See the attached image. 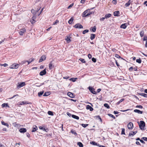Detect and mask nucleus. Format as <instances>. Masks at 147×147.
<instances>
[{
    "instance_id": "79ce46f5",
    "label": "nucleus",
    "mask_w": 147,
    "mask_h": 147,
    "mask_svg": "<svg viewBox=\"0 0 147 147\" xmlns=\"http://www.w3.org/2000/svg\"><path fill=\"white\" fill-rule=\"evenodd\" d=\"M97 143L95 141H92L90 142V144H92L93 145L96 146L97 145Z\"/></svg>"
},
{
    "instance_id": "e433bc0d",
    "label": "nucleus",
    "mask_w": 147,
    "mask_h": 147,
    "mask_svg": "<svg viewBox=\"0 0 147 147\" xmlns=\"http://www.w3.org/2000/svg\"><path fill=\"white\" fill-rule=\"evenodd\" d=\"M104 106L105 107H106L108 109H109L110 108L109 106L107 103H105L104 104Z\"/></svg>"
},
{
    "instance_id": "4be33fe9",
    "label": "nucleus",
    "mask_w": 147,
    "mask_h": 147,
    "mask_svg": "<svg viewBox=\"0 0 147 147\" xmlns=\"http://www.w3.org/2000/svg\"><path fill=\"white\" fill-rule=\"evenodd\" d=\"M95 36H96L95 34H90V37L91 40H93V39H94L95 38Z\"/></svg>"
},
{
    "instance_id": "a211bd4d",
    "label": "nucleus",
    "mask_w": 147,
    "mask_h": 147,
    "mask_svg": "<svg viewBox=\"0 0 147 147\" xmlns=\"http://www.w3.org/2000/svg\"><path fill=\"white\" fill-rule=\"evenodd\" d=\"M32 129L31 131L32 132L35 131L38 129V128L35 125H34L33 126Z\"/></svg>"
},
{
    "instance_id": "aec40b11",
    "label": "nucleus",
    "mask_w": 147,
    "mask_h": 147,
    "mask_svg": "<svg viewBox=\"0 0 147 147\" xmlns=\"http://www.w3.org/2000/svg\"><path fill=\"white\" fill-rule=\"evenodd\" d=\"M94 117L96 119H99L101 122L102 121V119L99 115H96Z\"/></svg>"
},
{
    "instance_id": "bb28decb",
    "label": "nucleus",
    "mask_w": 147,
    "mask_h": 147,
    "mask_svg": "<svg viewBox=\"0 0 147 147\" xmlns=\"http://www.w3.org/2000/svg\"><path fill=\"white\" fill-rule=\"evenodd\" d=\"M45 84L44 83H42L39 84L38 83H36L35 84L36 85V86L37 87H40L41 86L44 85Z\"/></svg>"
},
{
    "instance_id": "7ed1b4c3",
    "label": "nucleus",
    "mask_w": 147,
    "mask_h": 147,
    "mask_svg": "<svg viewBox=\"0 0 147 147\" xmlns=\"http://www.w3.org/2000/svg\"><path fill=\"white\" fill-rule=\"evenodd\" d=\"M26 84L24 82H22L20 83H18L17 85V88L18 89L26 85Z\"/></svg>"
},
{
    "instance_id": "473e14b6",
    "label": "nucleus",
    "mask_w": 147,
    "mask_h": 147,
    "mask_svg": "<svg viewBox=\"0 0 147 147\" xmlns=\"http://www.w3.org/2000/svg\"><path fill=\"white\" fill-rule=\"evenodd\" d=\"M44 93V91H42L39 92L38 93V97H40Z\"/></svg>"
},
{
    "instance_id": "680f3d73",
    "label": "nucleus",
    "mask_w": 147,
    "mask_h": 147,
    "mask_svg": "<svg viewBox=\"0 0 147 147\" xmlns=\"http://www.w3.org/2000/svg\"><path fill=\"white\" fill-rule=\"evenodd\" d=\"M138 68L137 66H136V67H134V71H139V70H138L137 69Z\"/></svg>"
},
{
    "instance_id": "58836bf2",
    "label": "nucleus",
    "mask_w": 147,
    "mask_h": 147,
    "mask_svg": "<svg viewBox=\"0 0 147 147\" xmlns=\"http://www.w3.org/2000/svg\"><path fill=\"white\" fill-rule=\"evenodd\" d=\"M51 62H51L49 65V69L50 70H51L52 69V67L53 66V64Z\"/></svg>"
},
{
    "instance_id": "0eeeda50",
    "label": "nucleus",
    "mask_w": 147,
    "mask_h": 147,
    "mask_svg": "<svg viewBox=\"0 0 147 147\" xmlns=\"http://www.w3.org/2000/svg\"><path fill=\"white\" fill-rule=\"evenodd\" d=\"M127 127L129 129H132L133 127V123L131 122H129L127 125Z\"/></svg>"
},
{
    "instance_id": "412c9836",
    "label": "nucleus",
    "mask_w": 147,
    "mask_h": 147,
    "mask_svg": "<svg viewBox=\"0 0 147 147\" xmlns=\"http://www.w3.org/2000/svg\"><path fill=\"white\" fill-rule=\"evenodd\" d=\"M96 27L95 26H94L93 27H92L90 28V30L92 31V32H94L96 31Z\"/></svg>"
},
{
    "instance_id": "603ef678",
    "label": "nucleus",
    "mask_w": 147,
    "mask_h": 147,
    "mask_svg": "<svg viewBox=\"0 0 147 147\" xmlns=\"http://www.w3.org/2000/svg\"><path fill=\"white\" fill-rule=\"evenodd\" d=\"M136 108H139L140 109H142L143 108V107L142 105H137L136 106Z\"/></svg>"
},
{
    "instance_id": "13d9d810",
    "label": "nucleus",
    "mask_w": 147,
    "mask_h": 147,
    "mask_svg": "<svg viewBox=\"0 0 147 147\" xmlns=\"http://www.w3.org/2000/svg\"><path fill=\"white\" fill-rule=\"evenodd\" d=\"M59 22V21L58 20H56L53 22V24L56 25Z\"/></svg>"
},
{
    "instance_id": "5fc2aeb1",
    "label": "nucleus",
    "mask_w": 147,
    "mask_h": 147,
    "mask_svg": "<svg viewBox=\"0 0 147 147\" xmlns=\"http://www.w3.org/2000/svg\"><path fill=\"white\" fill-rule=\"evenodd\" d=\"M91 13H92L90 12L89 13L88 12L87 13V14H86V15L84 16L85 17H87V16H89L90 15Z\"/></svg>"
},
{
    "instance_id": "f257e3e1",
    "label": "nucleus",
    "mask_w": 147,
    "mask_h": 147,
    "mask_svg": "<svg viewBox=\"0 0 147 147\" xmlns=\"http://www.w3.org/2000/svg\"><path fill=\"white\" fill-rule=\"evenodd\" d=\"M137 123L140 129L142 130H145V127L146 126V124L144 121H140V122L138 121Z\"/></svg>"
},
{
    "instance_id": "3c124183",
    "label": "nucleus",
    "mask_w": 147,
    "mask_h": 147,
    "mask_svg": "<svg viewBox=\"0 0 147 147\" xmlns=\"http://www.w3.org/2000/svg\"><path fill=\"white\" fill-rule=\"evenodd\" d=\"M92 61L93 62L95 63L96 61V58H94V57H93L92 58Z\"/></svg>"
},
{
    "instance_id": "338daca9",
    "label": "nucleus",
    "mask_w": 147,
    "mask_h": 147,
    "mask_svg": "<svg viewBox=\"0 0 147 147\" xmlns=\"http://www.w3.org/2000/svg\"><path fill=\"white\" fill-rule=\"evenodd\" d=\"M140 142H141L143 144H145V142L143 140H142V139H141V140H140Z\"/></svg>"
},
{
    "instance_id": "dca6fc26",
    "label": "nucleus",
    "mask_w": 147,
    "mask_h": 147,
    "mask_svg": "<svg viewBox=\"0 0 147 147\" xmlns=\"http://www.w3.org/2000/svg\"><path fill=\"white\" fill-rule=\"evenodd\" d=\"M113 14L115 16H120V12L119 11H115L113 13Z\"/></svg>"
},
{
    "instance_id": "864d4df0",
    "label": "nucleus",
    "mask_w": 147,
    "mask_h": 147,
    "mask_svg": "<svg viewBox=\"0 0 147 147\" xmlns=\"http://www.w3.org/2000/svg\"><path fill=\"white\" fill-rule=\"evenodd\" d=\"M1 123L2 125H3L5 126H6L7 123H5L3 121H1Z\"/></svg>"
},
{
    "instance_id": "72a5a7b5",
    "label": "nucleus",
    "mask_w": 147,
    "mask_h": 147,
    "mask_svg": "<svg viewBox=\"0 0 147 147\" xmlns=\"http://www.w3.org/2000/svg\"><path fill=\"white\" fill-rule=\"evenodd\" d=\"M144 31L143 30H142L140 32V34L141 37H142L143 36H144Z\"/></svg>"
},
{
    "instance_id": "a19ab883",
    "label": "nucleus",
    "mask_w": 147,
    "mask_h": 147,
    "mask_svg": "<svg viewBox=\"0 0 147 147\" xmlns=\"http://www.w3.org/2000/svg\"><path fill=\"white\" fill-rule=\"evenodd\" d=\"M79 60L82 63H86V61H85L84 59H83L82 58H80Z\"/></svg>"
},
{
    "instance_id": "0e129e2a",
    "label": "nucleus",
    "mask_w": 147,
    "mask_h": 147,
    "mask_svg": "<svg viewBox=\"0 0 147 147\" xmlns=\"http://www.w3.org/2000/svg\"><path fill=\"white\" fill-rule=\"evenodd\" d=\"M74 5V3L71 4L68 7V9H69Z\"/></svg>"
},
{
    "instance_id": "4c0bfd02",
    "label": "nucleus",
    "mask_w": 147,
    "mask_h": 147,
    "mask_svg": "<svg viewBox=\"0 0 147 147\" xmlns=\"http://www.w3.org/2000/svg\"><path fill=\"white\" fill-rule=\"evenodd\" d=\"M50 92H45L43 95L44 96H49L50 94L49 93Z\"/></svg>"
},
{
    "instance_id": "8fccbe9b",
    "label": "nucleus",
    "mask_w": 147,
    "mask_h": 147,
    "mask_svg": "<svg viewBox=\"0 0 147 147\" xmlns=\"http://www.w3.org/2000/svg\"><path fill=\"white\" fill-rule=\"evenodd\" d=\"M39 129H41V130H43L44 131H45V127H42V126H39Z\"/></svg>"
},
{
    "instance_id": "c85d7f7f",
    "label": "nucleus",
    "mask_w": 147,
    "mask_h": 147,
    "mask_svg": "<svg viewBox=\"0 0 147 147\" xmlns=\"http://www.w3.org/2000/svg\"><path fill=\"white\" fill-rule=\"evenodd\" d=\"M78 79L77 78H71L69 79L70 81H71L73 82H75L76 81V80Z\"/></svg>"
},
{
    "instance_id": "2f4dec72",
    "label": "nucleus",
    "mask_w": 147,
    "mask_h": 147,
    "mask_svg": "<svg viewBox=\"0 0 147 147\" xmlns=\"http://www.w3.org/2000/svg\"><path fill=\"white\" fill-rule=\"evenodd\" d=\"M111 16V14L110 13L106 14L105 15V18L106 19H107L108 18L110 17Z\"/></svg>"
},
{
    "instance_id": "9b49d317",
    "label": "nucleus",
    "mask_w": 147,
    "mask_h": 147,
    "mask_svg": "<svg viewBox=\"0 0 147 147\" xmlns=\"http://www.w3.org/2000/svg\"><path fill=\"white\" fill-rule=\"evenodd\" d=\"M137 131H131V132L132 133H129V135H128V136H134V135H135L136 133L137 132Z\"/></svg>"
},
{
    "instance_id": "c03bdc74",
    "label": "nucleus",
    "mask_w": 147,
    "mask_h": 147,
    "mask_svg": "<svg viewBox=\"0 0 147 147\" xmlns=\"http://www.w3.org/2000/svg\"><path fill=\"white\" fill-rule=\"evenodd\" d=\"M124 100V98H122L118 102H117V105H118L120 104V103L122 102V101Z\"/></svg>"
},
{
    "instance_id": "774afa93",
    "label": "nucleus",
    "mask_w": 147,
    "mask_h": 147,
    "mask_svg": "<svg viewBox=\"0 0 147 147\" xmlns=\"http://www.w3.org/2000/svg\"><path fill=\"white\" fill-rule=\"evenodd\" d=\"M101 91V89L100 88L98 89L96 91V93H99Z\"/></svg>"
},
{
    "instance_id": "6ab92c4d",
    "label": "nucleus",
    "mask_w": 147,
    "mask_h": 147,
    "mask_svg": "<svg viewBox=\"0 0 147 147\" xmlns=\"http://www.w3.org/2000/svg\"><path fill=\"white\" fill-rule=\"evenodd\" d=\"M134 111V112H135V113H137L139 114H142L143 112V111H142L140 110H139L137 109H135Z\"/></svg>"
},
{
    "instance_id": "20e7f679",
    "label": "nucleus",
    "mask_w": 147,
    "mask_h": 147,
    "mask_svg": "<svg viewBox=\"0 0 147 147\" xmlns=\"http://www.w3.org/2000/svg\"><path fill=\"white\" fill-rule=\"evenodd\" d=\"M75 28H83V26L80 23H78L75 24L74 26Z\"/></svg>"
},
{
    "instance_id": "37998d69",
    "label": "nucleus",
    "mask_w": 147,
    "mask_h": 147,
    "mask_svg": "<svg viewBox=\"0 0 147 147\" xmlns=\"http://www.w3.org/2000/svg\"><path fill=\"white\" fill-rule=\"evenodd\" d=\"M80 125H82L83 127L85 128L87 126H88V125L89 124L82 123V124H80Z\"/></svg>"
},
{
    "instance_id": "4468645a",
    "label": "nucleus",
    "mask_w": 147,
    "mask_h": 147,
    "mask_svg": "<svg viewBox=\"0 0 147 147\" xmlns=\"http://www.w3.org/2000/svg\"><path fill=\"white\" fill-rule=\"evenodd\" d=\"M71 37L70 36H66L65 39L67 41V42L68 43H69L71 41V40L70 39Z\"/></svg>"
},
{
    "instance_id": "69168bd1",
    "label": "nucleus",
    "mask_w": 147,
    "mask_h": 147,
    "mask_svg": "<svg viewBox=\"0 0 147 147\" xmlns=\"http://www.w3.org/2000/svg\"><path fill=\"white\" fill-rule=\"evenodd\" d=\"M88 57L89 59H90L92 58V55L90 54H89L88 55Z\"/></svg>"
},
{
    "instance_id": "f704fd0d",
    "label": "nucleus",
    "mask_w": 147,
    "mask_h": 147,
    "mask_svg": "<svg viewBox=\"0 0 147 147\" xmlns=\"http://www.w3.org/2000/svg\"><path fill=\"white\" fill-rule=\"evenodd\" d=\"M77 145L80 147H83V145L82 144V143L80 142H78L77 143Z\"/></svg>"
},
{
    "instance_id": "6e6d98bb",
    "label": "nucleus",
    "mask_w": 147,
    "mask_h": 147,
    "mask_svg": "<svg viewBox=\"0 0 147 147\" xmlns=\"http://www.w3.org/2000/svg\"><path fill=\"white\" fill-rule=\"evenodd\" d=\"M141 139L144 141H147V137H143Z\"/></svg>"
},
{
    "instance_id": "f3484780",
    "label": "nucleus",
    "mask_w": 147,
    "mask_h": 147,
    "mask_svg": "<svg viewBox=\"0 0 147 147\" xmlns=\"http://www.w3.org/2000/svg\"><path fill=\"white\" fill-rule=\"evenodd\" d=\"M86 109L87 110H89L90 111H92L93 110V109L89 105H88L86 106Z\"/></svg>"
},
{
    "instance_id": "5701e85b",
    "label": "nucleus",
    "mask_w": 147,
    "mask_h": 147,
    "mask_svg": "<svg viewBox=\"0 0 147 147\" xmlns=\"http://www.w3.org/2000/svg\"><path fill=\"white\" fill-rule=\"evenodd\" d=\"M1 106H2V108H4L5 107H8V108L9 107V106L8 104L7 103H3L2 104Z\"/></svg>"
},
{
    "instance_id": "c9c22d12",
    "label": "nucleus",
    "mask_w": 147,
    "mask_h": 147,
    "mask_svg": "<svg viewBox=\"0 0 147 147\" xmlns=\"http://www.w3.org/2000/svg\"><path fill=\"white\" fill-rule=\"evenodd\" d=\"M47 113L49 115H51V116H53L54 115L53 114V111H48L47 112Z\"/></svg>"
},
{
    "instance_id": "1a4fd4ad",
    "label": "nucleus",
    "mask_w": 147,
    "mask_h": 147,
    "mask_svg": "<svg viewBox=\"0 0 147 147\" xmlns=\"http://www.w3.org/2000/svg\"><path fill=\"white\" fill-rule=\"evenodd\" d=\"M47 73L46 69L41 71L39 73V74L41 76H43L45 75Z\"/></svg>"
},
{
    "instance_id": "9d476101",
    "label": "nucleus",
    "mask_w": 147,
    "mask_h": 147,
    "mask_svg": "<svg viewBox=\"0 0 147 147\" xmlns=\"http://www.w3.org/2000/svg\"><path fill=\"white\" fill-rule=\"evenodd\" d=\"M46 59V57L45 55H43L40 58L39 61V62L40 63L42 62L43 61L45 60Z\"/></svg>"
},
{
    "instance_id": "2eb2a0df",
    "label": "nucleus",
    "mask_w": 147,
    "mask_h": 147,
    "mask_svg": "<svg viewBox=\"0 0 147 147\" xmlns=\"http://www.w3.org/2000/svg\"><path fill=\"white\" fill-rule=\"evenodd\" d=\"M127 26V24L126 23H124L123 24H122L120 26V28H123L124 29H125Z\"/></svg>"
},
{
    "instance_id": "ea45409f",
    "label": "nucleus",
    "mask_w": 147,
    "mask_h": 147,
    "mask_svg": "<svg viewBox=\"0 0 147 147\" xmlns=\"http://www.w3.org/2000/svg\"><path fill=\"white\" fill-rule=\"evenodd\" d=\"M107 115L110 117H111L114 119H115V116L112 115V114L110 113H108Z\"/></svg>"
},
{
    "instance_id": "393cba45",
    "label": "nucleus",
    "mask_w": 147,
    "mask_h": 147,
    "mask_svg": "<svg viewBox=\"0 0 147 147\" xmlns=\"http://www.w3.org/2000/svg\"><path fill=\"white\" fill-rule=\"evenodd\" d=\"M74 20L73 17H71L68 21V23L69 24H71Z\"/></svg>"
},
{
    "instance_id": "6e6552de",
    "label": "nucleus",
    "mask_w": 147,
    "mask_h": 147,
    "mask_svg": "<svg viewBox=\"0 0 147 147\" xmlns=\"http://www.w3.org/2000/svg\"><path fill=\"white\" fill-rule=\"evenodd\" d=\"M31 104V102H29L27 101H23L20 102H19V105H24L25 104Z\"/></svg>"
},
{
    "instance_id": "b1692460",
    "label": "nucleus",
    "mask_w": 147,
    "mask_h": 147,
    "mask_svg": "<svg viewBox=\"0 0 147 147\" xmlns=\"http://www.w3.org/2000/svg\"><path fill=\"white\" fill-rule=\"evenodd\" d=\"M139 95L142 96L144 97L147 98V94L144 93H138Z\"/></svg>"
},
{
    "instance_id": "a878e982",
    "label": "nucleus",
    "mask_w": 147,
    "mask_h": 147,
    "mask_svg": "<svg viewBox=\"0 0 147 147\" xmlns=\"http://www.w3.org/2000/svg\"><path fill=\"white\" fill-rule=\"evenodd\" d=\"M88 12V10H86L84 11L82 14V16L83 17H85L84 16L86 15L87 13Z\"/></svg>"
},
{
    "instance_id": "de8ad7c7",
    "label": "nucleus",
    "mask_w": 147,
    "mask_h": 147,
    "mask_svg": "<svg viewBox=\"0 0 147 147\" xmlns=\"http://www.w3.org/2000/svg\"><path fill=\"white\" fill-rule=\"evenodd\" d=\"M89 31L88 30V29H86L84 30L83 32H82V34H85L86 33L88 32H89Z\"/></svg>"
},
{
    "instance_id": "bf43d9fd",
    "label": "nucleus",
    "mask_w": 147,
    "mask_h": 147,
    "mask_svg": "<svg viewBox=\"0 0 147 147\" xmlns=\"http://www.w3.org/2000/svg\"><path fill=\"white\" fill-rule=\"evenodd\" d=\"M134 68H133L132 67H130L129 69V70L130 71H133V69H134Z\"/></svg>"
},
{
    "instance_id": "f8f14e48",
    "label": "nucleus",
    "mask_w": 147,
    "mask_h": 147,
    "mask_svg": "<svg viewBox=\"0 0 147 147\" xmlns=\"http://www.w3.org/2000/svg\"><path fill=\"white\" fill-rule=\"evenodd\" d=\"M67 94L68 96L71 98H74L75 97V95L74 93L70 92H67Z\"/></svg>"
},
{
    "instance_id": "f03ea898",
    "label": "nucleus",
    "mask_w": 147,
    "mask_h": 147,
    "mask_svg": "<svg viewBox=\"0 0 147 147\" xmlns=\"http://www.w3.org/2000/svg\"><path fill=\"white\" fill-rule=\"evenodd\" d=\"M88 89L92 93L94 94H97L96 92L95 91V89L93 87L89 86L88 88Z\"/></svg>"
},
{
    "instance_id": "c756f323",
    "label": "nucleus",
    "mask_w": 147,
    "mask_h": 147,
    "mask_svg": "<svg viewBox=\"0 0 147 147\" xmlns=\"http://www.w3.org/2000/svg\"><path fill=\"white\" fill-rule=\"evenodd\" d=\"M72 117L73 118L78 120L79 119V117L78 116L74 115H72Z\"/></svg>"
},
{
    "instance_id": "7c9ffc66",
    "label": "nucleus",
    "mask_w": 147,
    "mask_h": 147,
    "mask_svg": "<svg viewBox=\"0 0 147 147\" xmlns=\"http://www.w3.org/2000/svg\"><path fill=\"white\" fill-rule=\"evenodd\" d=\"M130 1H131L130 0H129L125 4V7H127L129 6L130 5V3H131Z\"/></svg>"
},
{
    "instance_id": "cd10ccee",
    "label": "nucleus",
    "mask_w": 147,
    "mask_h": 147,
    "mask_svg": "<svg viewBox=\"0 0 147 147\" xmlns=\"http://www.w3.org/2000/svg\"><path fill=\"white\" fill-rule=\"evenodd\" d=\"M70 132L72 134H74L75 136H76L77 135V134L76 133L74 130L73 129L71 130L70 131Z\"/></svg>"
},
{
    "instance_id": "4d7b16f0",
    "label": "nucleus",
    "mask_w": 147,
    "mask_h": 147,
    "mask_svg": "<svg viewBox=\"0 0 147 147\" xmlns=\"http://www.w3.org/2000/svg\"><path fill=\"white\" fill-rule=\"evenodd\" d=\"M117 0H113L112 1V3L114 5H115L117 4Z\"/></svg>"
},
{
    "instance_id": "ddd939ff",
    "label": "nucleus",
    "mask_w": 147,
    "mask_h": 147,
    "mask_svg": "<svg viewBox=\"0 0 147 147\" xmlns=\"http://www.w3.org/2000/svg\"><path fill=\"white\" fill-rule=\"evenodd\" d=\"M19 131L21 133H22L26 132L27 131V130L25 128H22L20 129Z\"/></svg>"
},
{
    "instance_id": "052dcab7",
    "label": "nucleus",
    "mask_w": 147,
    "mask_h": 147,
    "mask_svg": "<svg viewBox=\"0 0 147 147\" xmlns=\"http://www.w3.org/2000/svg\"><path fill=\"white\" fill-rule=\"evenodd\" d=\"M67 115L69 117H70L71 116L72 117V115L71 114L68 112L67 113Z\"/></svg>"
},
{
    "instance_id": "49530a36",
    "label": "nucleus",
    "mask_w": 147,
    "mask_h": 147,
    "mask_svg": "<svg viewBox=\"0 0 147 147\" xmlns=\"http://www.w3.org/2000/svg\"><path fill=\"white\" fill-rule=\"evenodd\" d=\"M136 62L140 64L142 62V60L140 58H139L138 59H137L136 60Z\"/></svg>"
},
{
    "instance_id": "423d86ee",
    "label": "nucleus",
    "mask_w": 147,
    "mask_h": 147,
    "mask_svg": "<svg viewBox=\"0 0 147 147\" xmlns=\"http://www.w3.org/2000/svg\"><path fill=\"white\" fill-rule=\"evenodd\" d=\"M26 30L25 28L20 29V32H19L21 36L23 35L26 32Z\"/></svg>"
},
{
    "instance_id": "39448f33",
    "label": "nucleus",
    "mask_w": 147,
    "mask_h": 147,
    "mask_svg": "<svg viewBox=\"0 0 147 147\" xmlns=\"http://www.w3.org/2000/svg\"><path fill=\"white\" fill-rule=\"evenodd\" d=\"M19 64L14 63L9 66V68L11 69H17L18 67Z\"/></svg>"
},
{
    "instance_id": "e2e57ef3",
    "label": "nucleus",
    "mask_w": 147,
    "mask_h": 147,
    "mask_svg": "<svg viewBox=\"0 0 147 147\" xmlns=\"http://www.w3.org/2000/svg\"><path fill=\"white\" fill-rule=\"evenodd\" d=\"M115 57L118 58H121V56H119L117 54H115Z\"/></svg>"
},
{
    "instance_id": "a18cd8bd",
    "label": "nucleus",
    "mask_w": 147,
    "mask_h": 147,
    "mask_svg": "<svg viewBox=\"0 0 147 147\" xmlns=\"http://www.w3.org/2000/svg\"><path fill=\"white\" fill-rule=\"evenodd\" d=\"M122 131L121 133V135H125V129L124 128H122L121 129Z\"/></svg>"
},
{
    "instance_id": "09e8293b",
    "label": "nucleus",
    "mask_w": 147,
    "mask_h": 147,
    "mask_svg": "<svg viewBox=\"0 0 147 147\" xmlns=\"http://www.w3.org/2000/svg\"><path fill=\"white\" fill-rule=\"evenodd\" d=\"M143 40L144 41L147 40V37L146 35H145L143 38Z\"/></svg>"
}]
</instances>
